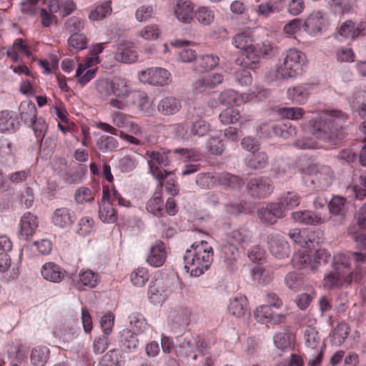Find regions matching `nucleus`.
Here are the masks:
<instances>
[{
    "label": "nucleus",
    "mask_w": 366,
    "mask_h": 366,
    "mask_svg": "<svg viewBox=\"0 0 366 366\" xmlns=\"http://www.w3.org/2000/svg\"><path fill=\"white\" fill-rule=\"evenodd\" d=\"M239 118V112L234 108H227L222 111L219 115V119L223 124L236 123Z\"/></svg>",
    "instance_id": "13d9d810"
},
{
    "label": "nucleus",
    "mask_w": 366,
    "mask_h": 366,
    "mask_svg": "<svg viewBox=\"0 0 366 366\" xmlns=\"http://www.w3.org/2000/svg\"><path fill=\"white\" fill-rule=\"evenodd\" d=\"M292 266L297 269H302L304 268H310L311 270H316L317 266L312 263L311 257L307 251H298L295 253L292 259Z\"/></svg>",
    "instance_id": "7c9ffc66"
},
{
    "label": "nucleus",
    "mask_w": 366,
    "mask_h": 366,
    "mask_svg": "<svg viewBox=\"0 0 366 366\" xmlns=\"http://www.w3.org/2000/svg\"><path fill=\"white\" fill-rule=\"evenodd\" d=\"M97 128L108 132L112 135L119 136L122 139L134 145H140L141 141L137 137L124 133L122 131H119L117 128L112 127L108 123L99 122L96 125Z\"/></svg>",
    "instance_id": "c756f323"
},
{
    "label": "nucleus",
    "mask_w": 366,
    "mask_h": 366,
    "mask_svg": "<svg viewBox=\"0 0 366 366\" xmlns=\"http://www.w3.org/2000/svg\"><path fill=\"white\" fill-rule=\"evenodd\" d=\"M76 215L74 211L65 207L56 209L51 217L53 224L60 229H67L75 222Z\"/></svg>",
    "instance_id": "2eb2a0df"
},
{
    "label": "nucleus",
    "mask_w": 366,
    "mask_h": 366,
    "mask_svg": "<svg viewBox=\"0 0 366 366\" xmlns=\"http://www.w3.org/2000/svg\"><path fill=\"white\" fill-rule=\"evenodd\" d=\"M203 201L213 207L224 204L226 211L231 214L239 212V204L237 203L229 204L225 202L226 195L222 192H208L202 196Z\"/></svg>",
    "instance_id": "6ab92c4d"
},
{
    "label": "nucleus",
    "mask_w": 366,
    "mask_h": 366,
    "mask_svg": "<svg viewBox=\"0 0 366 366\" xmlns=\"http://www.w3.org/2000/svg\"><path fill=\"white\" fill-rule=\"evenodd\" d=\"M96 145L99 151L103 153H107L114 151L118 147L119 143L112 136L102 135L97 139Z\"/></svg>",
    "instance_id": "c03bdc74"
},
{
    "label": "nucleus",
    "mask_w": 366,
    "mask_h": 366,
    "mask_svg": "<svg viewBox=\"0 0 366 366\" xmlns=\"http://www.w3.org/2000/svg\"><path fill=\"white\" fill-rule=\"evenodd\" d=\"M194 337L191 335L179 336L177 338L175 353L178 357L187 358L194 353Z\"/></svg>",
    "instance_id": "393cba45"
},
{
    "label": "nucleus",
    "mask_w": 366,
    "mask_h": 366,
    "mask_svg": "<svg viewBox=\"0 0 366 366\" xmlns=\"http://www.w3.org/2000/svg\"><path fill=\"white\" fill-rule=\"evenodd\" d=\"M216 180L220 185L235 190H239L244 184V182L242 178L227 172L219 174L217 177Z\"/></svg>",
    "instance_id": "473e14b6"
},
{
    "label": "nucleus",
    "mask_w": 366,
    "mask_h": 366,
    "mask_svg": "<svg viewBox=\"0 0 366 366\" xmlns=\"http://www.w3.org/2000/svg\"><path fill=\"white\" fill-rule=\"evenodd\" d=\"M85 21L78 16H71L65 22V29L70 33H79L84 28Z\"/></svg>",
    "instance_id": "69168bd1"
},
{
    "label": "nucleus",
    "mask_w": 366,
    "mask_h": 366,
    "mask_svg": "<svg viewBox=\"0 0 366 366\" xmlns=\"http://www.w3.org/2000/svg\"><path fill=\"white\" fill-rule=\"evenodd\" d=\"M285 284L288 289L298 291L303 285L302 278L296 272H289L285 277Z\"/></svg>",
    "instance_id": "e2e57ef3"
},
{
    "label": "nucleus",
    "mask_w": 366,
    "mask_h": 366,
    "mask_svg": "<svg viewBox=\"0 0 366 366\" xmlns=\"http://www.w3.org/2000/svg\"><path fill=\"white\" fill-rule=\"evenodd\" d=\"M167 258L165 244L160 241H156L150 247L146 261L152 267H159L163 265Z\"/></svg>",
    "instance_id": "a211bd4d"
},
{
    "label": "nucleus",
    "mask_w": 366,
    "mask_h": 366,
    "mask_svg": "<svg viewBox=\"0 0 366 366\" xmlns=\"http://www.w3.org/2000/svg\"><path fill=\"white\" fill-rule=\"evenodd\" d=\"M15 130V119L12 112L9 111L0 112V132Z\"/></svg>",
    "instance_id": "603ef678"
},
{
    "label": "nucleus",
    "mask_w": 366,
    "mask_h": 366,
    "mask_svg": "<svg viewBox=\"0 0 366 366\" xmlns=\"http://www.w3.org/2000/svg\"><path fill=\"white\" fill-rule=\"evenodd\" d=\"M118 349L109 350L99 361V366H120L123 362Z\"/></svg>",
    "instance_id": "49530a36"
},
{
    "label": "nucleus",
    "mask_w": 366,
    "mask_h": 366,
    "mask_svg": "<svg viewBox=\"0 0 366 366\" xmlns=\"http://www.w3.org/2000/svg\"><path fill=\"white\" fill-rule=\"evenodd\" d=\"M247 300L245 296H236L230 300L228 306L229 314L236 317H241L247 312Z\"/></svg>",
    "instance_id": "2f4dec72"
},
{
    "label": "nucleus",
    "mask_w": 366,
    "mask_h": 366,
    "mask_svg": "<svg viewBox=\"0 0 366 366\" xmlns=\"http://www.w3.org/2000/svg\"><path fill=\"white\" fill-rule=\"evenodd\" d=\"M347 119V115L345 112L340 110H330L328 117L313 121L310 132L318 139L326 142H335L342 138V126L340 123Z\"/></svg>",
    "instance_id": "7ed1b4c3"
},
{
    "label": "nucleus",
    "mask_w": 366,
    "mask_h": 366,
    "mask_svg": "<svg viewBox=\"0 0 366 366\" xmlns=\"http://www.w3.org/2000/svg\"><path fill=\"white\" fill-rule=\"evenodd\" d=\"M119 342L128 351L136 350L139 345L137 335L129 329H124L119 332Z\"/></svg>",
    "instance_id": "e433bc0d"
},
{
    "label": "nucleus",
    "mask_w": 366,
    "mask_h": 366,
    "mask_svg": "<svg viewBox=\"0 0 366 366\" xmlns=\"http://www.w3.org/2000/svg\"><path fill=\"white\" fill-rule=\"evenodd\" d=\"M313 89L312 84H300L287 89V98L293 104H305Z\"/></svg>",
    "instance_id": "dca6fc26"
},
{
    "label": "nucleus",
    "mask_w": 366,
    "mask_h": 366,
    "mask_svg": "<svg viewBox=\"0 0 366 366\" xmlns=\"http://www.w3.org/2000/svg\"><path fill=\"white\" fill-rule=\"evenodd\" d=\"M305 55L297 49H290L285 54L283 63L277 69V74L284 79L301 74Z\"/></svg>",
    "instance_id": "0eeeda50"
},
{
    "label": "nucleus",
    "mask_w": 366,
    "mask_h": 366,
    "mask_svg": "<svg viewBox=\"0 0 366 366\" xmlns=\"http://www.w3.org/2000/svg\"><path fill=\"white\" fill-rule=\"evenodd\" d=\"M159 35L160 30L156 24H149L139 31V36L148 41L156 40Z\"/></svg>",
    "instance_id": "0e129e2a"
},
{
    "label": "nucleus",
    "mask_w": 366,
    "mask_h": 366,
    "mask_svg": "<svg viewBox=\"0 0 366 366\" xmlns=\"http://www.w3.org/2000/svg\"><path fill=\"white\" fill-rule=\"evenodd\" d=\"M41 273L43 277L51 282L59 283L66 276V271L59 265L54 262H46L41 269Z\"/></svg>",
    "instance_id": "5701e85b"
},
{
    "label": "nucleus",
    "mask_w": 366,
    "mask_h": 366,
    "mask_svg": "<svg viewBox=\"0 0 366 366\" xmlns=\"http://www.w3.org/2000/svg\"><path fill=\"white\" fill-rule=\"evenodd\" d=\"M364 31L363 24L356 25L352 20H347L343 22L337 29L335 37L340 40L339 36L345 39H355Z\"/></svg>",
    "instance_id": "b1692460"
},
{
    "label": "nucleus",
    "mask_w": 366,
    "mask_h": 366,
    "mask_svg": "<svg viewBox=\"0 0 366 366\" xmlns=\"http://www.w3.org/2000/svg\"><path fill=\"white\" fill-rule=\"evenodd\" d=\"M213 256V248L207 242H194L186 250L184 269L191 276L199 277L211 266Z\"/></svg>",
    "instance_id": "f03ea898"
},
{
    "label": "nucleus",
    "mask_w": 366,
    "mask_h": 366,
    "mask_svg": "<svg viewBox=\"0 0 366 366\" xmlns=\"http://www.w3.org/2000/svg\"><path fill=\"white\" fill-rule=\"evenodd\" d=\"M350 332V328L346 322L338 324L330 333L331 340L333 344L342 345Z\"/></svg>",
    "instance_id": "ea45409f"
},
{
    "label": "nucleus",
    "mask_w": 366,
    "mask_h": 366,
    "mask_svg": "<svg viewBox=\"0 0 366 366\" xmlns=\"http://www.w3.org/2000/svg\"><path fill=\"white\" fill-rule=\"evenodd\" d=\"M190 313L187 309L177 308L169 312L168 323L172 331L180 332L189 324Z\"/></svg>",
    "instance_id": "f3484780"
},
{
    "label": "nucleus",
    "mask_w": 366,
    "mask_h": 366,
    "mask_svg": "<svg viewBox=\"0 0 366 366\" xmlns=\"http://www.w3.org/2000/svg\"><path fill=\"white\" fill-rule=\"evenodd\" d=\"M346 199L340 196H334L328 204L329 212L331 214L337 216H343L345 214V207Z\"/></svg>",
    "instance_id": "3c124183"
},
{
    "label": "nucleus",
    "mask_w": 366,
    "mask_h": 366,
    "mask_svg": "<svg viewBox=\"0 0 366 366\" xmlns=\"http://www.w3.org/2000/svg\"><path fill=\"white\" fill-rule=\"evenodd\" d=\"M267 244L272 254L277 258L283 259L289 256L290 247L287 242L280 234H269Z\"/></svg>",
    "instance_id": "4468645a"
},
{
    "label": "nucleus",
    "mask_w": 366,
    "mask_h": 366,
    "mask_svg": "<svg viewBox=\"0 0 366 366\" xmlns=\"http://www.w3.org/2000/svg\"><path fill=\"white\" fill-rule=\"evenodd\" d=\"M172 154H174L173 150L164 149L147 151L146 153L149 172L155 179L159 180L161 186H162V180L171 173L164 167L170 164Z\"/></svg>",
    "instance_id": "423d86ee"
},
{
    "label": "nucleus",
    "mask_w": 366,
    "mask_h": 366,
    "mask_svg": "<svg viewBox=\"0 0 366 366\" xmlns=\"http://www.w3.org/2000/svg\"><path fill=\"white\" fill-rule=\"evenodd\" d=\"M99 217L104 223L107 224H112L117 221V212L112 202L99 203Z\"/></svg>",
    "instance_id": "c9c22d12"
},
{
    "label": "nucleus",
    "mask_w": 366,
    "mask_h": 366,
    "mask_svg": "<svg viewBox=\"0 0 366 366\" xmlns=\"http://www.w3.org/2000/svg\"><path fill=\"white\" fill-rule=\"evenodd\" d=\"M332 270L326 273L322 280L325 289L334 290L350 285L352 280L358 282L360 276L352 272L350 257L345 254H337L333 257Z\"/></svg>",
    "instance_id": "f257e3e1"
},
{
    "label": "nucleus",
    "mask_w": 366,
    "mask_h": 366,
    "mask_svg": "<svg viewBox=\"0 0 366 366\" xmlns=\"http://www.w3.org/2000/svg\"><path fill=\"white\" fill-rule=\"evenodd\" d=\"M206 148L212 154L221 155L224 150V144L219 137H212L208 139Z\"/></svg>",
    "instance_id": "774afa93"
},
{
    "label": "nucleus",
    "mask_w": 366,
    "mask_h": 366,
    "mask_svg": "<svg viewBox=\"0 0 366 366\" xmlns=\"http://www.w3.org/2000/svg\"><path fill=\"white\" fill-rule=\"evenodd\" d=\"M249 194L256 198H265L274 189L271 180L267 177H255L249 180L247 184Z\"/></svg>",
    "instance_id": "ddd939ff"
},
{
    "label": "nucleus",
    "mask_w": 366,
    "mask_h": 366,
    "mask_svg": "<svg viewBox=\"0 0 366 366\" xmlns=\"http://www.w3.org/2000/svg\"><path fill=\"white\" fill-rule=\"evenodd\" d=\"M182 108V100L168 96L162 99L158 104L157 110L162 114L169 116L177 114Z\"/></svg>",
    "instance_id": "bb28decb"
},
{
    "label": "nucleus",
    "mask_w": 366,
    "mask_h": 366,
    "mask_svg": "<svg viewBox=\"0 0 366 366\" xmlns=\"http://www.w3.org/2000/svg\"><path fill=\"white\" fill-rule=\"evenodd\" d=\"M309 231L307 229H294L290 231L289 237L301 247H305L307 242H312V239L308 237Z\"/></svg>",
    "instance_id": "5fc2aeb1"
},
{
    "label": "nucleus",
    "mask_w": 366,
    "mask_h": 366,
    "mask_svg": "<svg viewBox=\"0 0 366 366\" xmlns=\"http://www.w3.org/2000/svg\"><path fill=\"white\" fill-rule=\"evenodd\" d=\"M219 63V56L213 54L202 55L197 59L199 71L213 69Z\"/></svg>",
    "instance_id": "de8ad7c7"
},
{
    "label": "nucleus",
    "mask_w": 366,
    "mask_h": 366,
    "mask_svg": "<svg viewBox=\"0 0 366 366\" xmlns=\"http://www.w3.org/2000/svg\"><path fill=\"white\" fill-rule=\"evenodd\" d=\"M29 127H31L34 131V135L36 138H40L41 139V142L40 144V152L41 154L45 153V155H49L53 151V147L48 149L46 152V149L44 147V145L47 143L48 140L46 139L44 142H43V138L45 136V134L47 131L48 125L46 122V120L42 117H36L35 120L33 121L31 124L28 125Z\"/></svg>",
    "instance_id": "a878e982"
},
{
    "label": "nucleus",
    "mask_w": 366,
    "mask_h": 366,
    "mask_svg": "<svg viewBox=\"0 0 366 366\" xmlns=\"http://www.w3.org/2000/svg\"><path fill=\"white\" fill-rule=\"evenodd\" d=\"M274 344L276 347L281 350L290 348L294 340V335L287 332H277L273 337Z\"/></svg>",
    "instance_id": "09e8293b"
},
{
    "label": "nucleus",
    "mask_w": 366,
    "mask_h": 366,
    "mask_svg": "<svg viewBox=\"0 0 366 366\" xmlns=\"http://www.w3.org/2000/svg\"><path fill=\"white\" fill-rule=\"evenodd\" d=\"M111 12V1H106L92 10L89 15V18L92 21L101 20Z\"/></svg>",
    "instance_id": "4d7b16f0"
},
{
    "label": "nucleus",
    "mask_w": 366,
    "mask_h": 366,
    "mask_svg": "<svg viewBox=\"0 0 366 366\" xmlns=\"http://www.w3.org/2000/svg\"><path fill=\"white\" fill-rule=\"evenodd\" d=\"M94 66V65L85 61L78 65L75 76L78 78V83L81 86L86 85L95 77L97 67Z\"/></svg>",
    "instance_id": "cd10ccee"
},
{
    "label": "nucleus",
    "mask_w": 366,
    "mask_h": 366,
    "mask_svg": "<svg viewBox=\"0 0 366 366\" xmlns=\"http://www.w3.org/2000/svg\"><path fill=\"white\" fill-rule=\"evenodd\" d=\"M149 271L145 267H139L134 269L130 274V280L132 283L139 287L145 285L149 280Z\"/></svg>",
    "instance_id": "8fccbe9b"
},
{
    "label": "nucleus",
    "mask_w": 366,
    "mask_h": 366,
    "mask_svg": "<svg viewBox=\"0 0 366 366\" xmlns=\"http://www.w3.org/2000/svg\"><path fill=\"white\" fill-rule=\"evenodd\" d=\"M285 209H292L300 204V197L294 192H288L284 194L279 202Z\"/></svg>",
    "instance_id": "864d4df0"
},
{
    "label": "nucleus",
    "mask_w": 366,
    "mask_h": 366,
    "mask_svg": "<svg viewBox=\"0 0 366 366\" xmlns=\"http://www.w3.org/2000/svg\"><path fill=\"white\" fill-rule=\"evenodd\" d=\"M279 113L284 118L298 120L303 117L305 110L300 107H284L279 110Z\"/></svg>",
    "instance_id": "338daca9"
},
{
    "label": "nucleus",
    "mask_w": 366,
    "mask_h": 366,
    "mask_svg": "<svg viewBox=\"0 0 366 366\" xmlns=\"http://www.w3.org/2000/svg\"><path fill=\"white\" fill-rule=\"evenodd\" d=\"M194 15L197 21L203 26H209L214 21V12L209 6H199Z\"/></svg>",
    "instance_id": "37998d69"
},
{
    "label": "nucleus",
    "mask_w": 366,
    "mask_h": 366,
    "mask_svg": "<svg viewBox=\"0 0 366 366\" xmlns=\"http://www.w3.org/2000/svg\"><path fill=\"white\" fill-rule=\"evenodd\" d=\"M97 88L99 93L112 96L109 99L112 107L124 110L129 107L128 98L133 94V89L127 79L115 76L110 80L99 82Z\"/></svg>",
    "instance_id": "20e7f679"
},
{
    "label": "nucleus",
    "mask_w": 366,
    "mask_h": 366,
    "mask_svg": "<svg viewBox=\"0 0 366 366\" xmlns=\"http://www.w3.org/2000/svg\"><path fill=\"white\" fill-rule=\"evenodd\" d=\"M74 199L77 204L93 202L94 201V193L91 189L81 187L76 191Z\"/></svg>",
    "instance_id": "bf43d9fd"
},
{
    "label": "nucleus",
    "mask_w": 366,
    "mask_h": 366,
    "mask_svg": "<svg viewBox=\"0 0 366 366\" xmlns=\"http://www.w3.org/2000/svg\"><path fill=\"white\" fill-rule=\"evenodd\" d=\"M110 342V336L104 334L95 337L92 345L93 352L97 355L103 353L108 348Z\"/></svg>",
    "instance_id": "052dcab7"
},
{
    "label": "nucleus",
    "mask_w": 366,
    "mask_h": 366,
    "mask_svg": "<svg viewBox=\"0 0 366 366\" xmlns=\"http://www.w3.org/2000/svg\"><path fill=\"white\" fill-rule=\"evenodd\" d=\"M347 190L355 199H364L366 197V170L357 169L353 171L351 184Z\"/></svg>",
    "instance_id": "9b49d317"
},
{
    "label": "nucleus",
    "mask_w": 366,
    "mask_h": 366,
    "mask_svg": "<svg viewBox=\"0 0 366 366\" xmlns=\"http://www.w3.org/2000/svg\"><path fill=\"white\" fill-rule=\"evenodd\" d=\"M307 217L309 218L307 224L320 225L327 222L330 219V216L325 211L320 212L308 210Z\"/></svg>",
    "instance_id": "680f3d73"
},
{
    "label": "nucleus",
    "mask_w": 366,
    "mask_h": 366,
    "mask_svg": "<svg viewBox=\"0 0 366 366\" xmlns=\"http://www.w3.org/2000/svg\"><path fill=\"white\" fill-rule=\"evenodd\" d=\"M186 123L188 126H190L189 134L194 136L203 137L209 130V124L200 118L197 119H187Z\"/></svg>",
    "instance_id": "58836bf2"
},
{
    "label": "nucleus",
    "mask_w": 366,
    "mask_h": 366,
    "mask_svg": "<svg viewBox=\"0 0 366 366\" xmlns=\"http://www.w3.org/2000/svg\"><path fill=\"white\" fill-rule=\"evenodd\" d=\"M89 40L83 33L72 34L68 39V46L70 51L83 50L87 47Z\"/></svg>",
    "instance_id": "a18cd8bd"
},
{
    "label": "nucleus",
    "mask_w": 366,
    "mask_h": 366,
    "mask_svg": "<svg viewBox=\"0 0 366 366\" xmlns=\"http://www.w3.org/2000/svg\"><path fill=\"white\" fill-rule=\"evenodd\" d=\"M258 217L262 222L274 224L278 219L285 217L286 212L279 202H270L265 207L259 208L257 211Z\"/></svg>",
    "instance_id": "f8f14e48"
},
{
    "label": "nucleus",
    "mask_w": 366,
    "mask_h": 366,
    "mask_svg": "<svg viewBox=\"0 0 366 366\" xmlns=\"http://www.w3.org/2000/svg\"><path fill=\"white\" fill-rule=\"evenodd\" d=\"M97 274L91 270L81 272L79 275L78 287L81 289V286L94 287L97 285Z\"/></svg>",
    "instance_id": "6e6d98bb"
},
{
    "label": "nucleus",
    "mask_w": 366,
    "mask_h": 366,
    "mask_svg": "<svg viewBox=\"0 0 366 366\" xmlns=\"http://www.w3.org/2000/svg\"><path fill=\"white\" fill-rule=\"evenodd\" d=\"M37 217L28 212L21 217L19 223V234L27 240L33 236L38 227Z\"/></svg>",
    "instance_id": "aec40b11"
},
{
    "label": "nucleus",
    "mask_w": 366,
    "mask_h": 366,
    "mask_svg": "<svg viewBox=\"0 0 366 366\" xmlns=\"http://www.w3.org/2000/svg\"><path fill=\"white\" fill-rule=\"evenodd\" d=\"M139 80L154 86H164L171 82V74L165 69L152 67L139 74Z\"/></svg>",
    "instance_id": "1a4fd4ad"
},
{
    "label": "nucleus",
    "mask_w": 366,
    "mask_h": 366,
    "mask_svg": "<svg viewBox=\"0 0 366 366\" xmlns=\"http://www.w3.org/2000/svg\"><path fill=\"white\" fill-rule=\"evenodd\" d=\"M304 337L306 346L308 348L312 350L322 348L320 346V335L315 327L310 325L306 326L304 330Z\"/></svg>",
    "instance_id": "4c0bfd02"
},
{
    "label": "nucleus",
    "mask_w": 366,
    "mask_h": 366,
    "mask_svg": "<svg viewBox=\"0 0 366 366\" xmlns=\"http://www.w3.org/2000/svg\"><path fill=\"white\" fill-rule=\"evenodd\" d=\"M253 234L248 228L242 227L232 230L228 234L223 247L224 253L229 261H235L239 257V249H245L252 243Z\"/></svg>",
    "instance_id": "39448f33"
},
{
    "label": "nucleus",
    "mask_w": 366,
    "mask_h": 366,
    "mask_svg": "<svg viewBox=\"0 0 366 366\" xmlns=\"http://www.w3.org/2000/svg\"><path fill=\"white\" fill-rule=\"evenodd\" d=\"M47 7L51 12L64 18L76 9V4L74 0H48Z\"/></svg>",
    "instance_id": "4be33fe9"
},
{
    "label": "nucleus",
    "mask_w": 366,
    "mask_h": 366,
    "mask_svg": "<svg viewBox=\"0 0 366 366\" xmlns=\"http://www.w3.org/2000/svg\"><path fill=\"white\" fill-rule=\"evenodd\" d=\"M330 25L325 13L313 11L306 18L303 27L305 31L311 36H317L325 31Z\"/></svg>",
    "instance_id": "9d476101"
},
{
    "label": "nucleus",
    "mask_w": 366,
    "mask_h": 366,
    "mask_svg": "<svg viewBox=\"0 0 366 366\" xmlns=\"http://www.w3.org/2000/svg\"><path fill=\"white\" fill-rule=\"evenodd\" d=\"M19 116L21 120L27 126L31 124L36 118V108L31 101H24L19 106Z\"/></svg>",
    "instance_id": "72a5a7b5"
},
{
    "label": "nucleus",
    "mask_w": 366,
    "mask_h": 366,
    "mask_svg": "<svg viewBox=\"0 0 366 366\" xmlns=\"http://www.w3.org/2000/svg\"><path fill=\"white\" fill-rule=\"evenodd\" d=\"M148 212L161 217L164 212V202L160 193L155 192L148 200L146 206Z\"/></svg>",
    "instance_id": "a19ab883"
},
{
    "label": "nucleus",
    "mask_w": 366,
    "mask_h": 366,
    "mask_svg": "<svg viewBox=\"0 0 366 366\" xmlns=\"http://www.w3.org/2000/svg\"><path fill=\"white\" fill-rule=\"evenodd\" d=\"M49 349L46 346L34 348L31 353V362L35 366H44L49 357Z\"/></svg>",
    "instance_id": "79ce46f5"
},
{
    "label": "nucleus",
    "mask_w": 366,
    "mask_h": 366,
    "mask_svg": "<svg viewBox=\"0 0 366 366\" xmlns=\"http://www.w3.org/2000/svg\"><path fill=\"white\" fill-rule=\"evenodd\" d=\"M268 161L267 154L262 151H254L248 154L246 158L247 165L254 169H262L265 167Z\"/></svg>",
    "instance_id": "f704fd0d"
},
{
    "label": "nucleus",
    "mask_w": 366,
    "mask_h": 366,
    "mask_svg": "<svg viewBox=\"0 0 366 366\" xmlns=\"http://www.w3.org/2000/svg\"><path fill=\"white\" fill-rule=\"evenodd\" d=\"M310 180L315 187L321 189H327L333 180V172L327 165H313L309 168Z\"/></svg>",
    "instance_id": "6e6552de"
},
{
    "label": "nucleus",
    "mask_w": 366,
    "mask_h": 366,
    "mask_svg": "<svg viewBox=\"0 0 366 366\" xmlns=\"http://www.w3.org/2000/svg\"><path fill=\"white\" fill-rule=\"evenodd\" d=\"M193 6L189 1L179 0L174 9L176 17L182 23L189 24L193 19Z\"/></svg>",
    "instance_id": "c85d7f7f"
},
{
    "label": "nucleus",
    "mask_w": 366,
    "mask_h": 366,
    "mask_svg": "<svg viewBox=\"0 0 366 366\" xmlns=\"http://www.w3.org/2000/svg\"><path fill=\"white\" fill-rule=\"evenodd\" d=\"M138 54L131 42H122L117 45L115 59L118 61L131 64L137 60Z\"/></svg>",
    "instance_id": "412c9836"
}]
</instances>
